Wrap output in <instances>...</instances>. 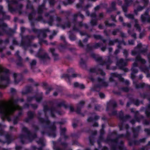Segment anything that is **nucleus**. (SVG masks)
I'll return each mask as SVG.
<instances>
[{
    "label": "nucleus",
    "instance_id": "obj_1",
    "mask_svg": "<svg viewBox=\"0 0 150 150\" xmlns=\"http://www.w3.org/2000/svg\"><path fill=\"white\" fill-rule=\"evenodd\" d=\"M19 109V107L17 105H12L9 106L5 105H0V113L3 117L6 118L15 110Z\"/></svg>",
    "mask_w": 150,
    "mask_h": 150
},
{
    "label": "nucleus",
    "instance_id": "obj_2",
    "mask_svg": "<svg viewBox=\"0 0 150 150\" xmlns=\"http://www.w3.org/2000/svg\"><path fill=\"white\" fill-rule=\"evenodd\" d=\"M148 17L147 15L146 14L142 15L141 16V19L143 21H144Z\"/></svg>",
    "mask_w": 150,
    "mask_h": 150
},
{
    "label": "nucleus",
    "instance_id": "obj_3",
    "mask_svg": "<svg viewBox=\"0 0 150 150\" xmlns=\"http://www.w3.org/2000/svg\"><path fill=\"white\" fill-rule=\"evenodd\" d=\"M137 60L140 61L143 63H144L145 62V60L141 58L140 57H138L137 58Z\"/></svg>",
    "mask_w": 150,
    "mask_h": 150
},
{
    "label": "nucleus",
    "instance_id": "obj_4",
    "mask_svg": "<svg viewBox=\"0 0 150 150\" xmlns=\"http://www.w3.org/2000/svg\"><path fill=\"white\" fill-rule=\"evenodd\" d=\"M126 16L128 18H133V16L132 15L130 14H128L127 15H126Z\"/></svg>",
    "mask_w": 150,
    "mask_h": 150
},
{
    "label": "nucleus",
    "instance_id": "obj_5",
    "mask_svg": "<svg viewBox=\"0 0 150 150\" xmlns=\"http://www.w3.org/2000/svg\"><path fill=\"white\" fill-rule=\"evenodd\" d=\"M79 88H81L82 89L84 88V86L83 84H79Z\"/></svg>",
    "mask_w": 150,
    "mask_h": 150
},
{
    "label": "nucleus",
    "instance_id": "obj_6",
    "mask_svg": "<svg viewBox=\"0 0 150 150\" xmlns=\"http://www.w3.org/2000/svg\"><path fill=\"white\" fill-rule=\"evenodd\" d=\"M99 96L101 98H103L105 96L104 94L102 93H100L99 94Z\"/></svg>",
    "mask_w": 150,
    "mask_h": 150
},
{
    "label": "nucleus",
    "instance_id": "obj_7",
    "mask_svg": "<svg viewBox=\"0 0 150 150\" xmlns=\"http://www.w3.org/2000/svg\"><path fill=\"white\" fill-rule=\"evenodd\" d=\"M79 83L77 82L75 83L74 84V86L75 87H79Z\"/></svg>",
    "mask_w": 150,
    "mask_h": 150
},
{
    "label": "nucleus",
    "instance_id": "obj_8",
    "mask_svg": "<svg viewBox=\"0 0 150 150\" xmlns=\"http://www.w3.org/2000/svg\"><path fill=\"white\" fill-rule=\"evenodd\" d=\"M36 62L35 60H33L32 61L31 63V65H34L35 64Z\"/></svg>",
    "mask_w": 150,
    "mask_h": 150
},
{
    "label": "nucleus",
    "instance_id": "obj_9",
    "mask_svg": "<svg viewBox=\"0 0 150 150\" xmlns=\"http://www.w3.org/2000/svg\"><path fill=\"white\" fill-rule=\"evenodd\" d=\"M50 51L51 52V53L52 54H53L54 51V49L53 48L50 49Z\"/></svg>",
    "mask_w": 150,
    "mask_h": 150
},
{
    "label": "nucleus",
    "instance_id": "obj_10",
    "mask_svg": "<svg viewBox=\"0 0 150 150\" xmlns=\"http://www.w3.org/2000/svg\"><path fill=\"white\" fill-rule=\"evenodd\" d=\"M68 1V0L66 1L68 3V4H70L72 2H70L71 1Z\"/></svg>",
    "mask_w": 150,
    "mask_h": 150
},
{
    "label": "nucleus",
    "instance_id": "obj_11",
    "mask_svg": "<svg viewBox=\"0 0 150 150\" xmlns=\"http://www.w3.org/2000/svg\"><path fill=\"white\" fill-rule=\"evenodd\" d=\"M99 8V6H97L95 8V10H97Z\"/></svg>",
    "mask_w": 150,
    "mask_h": 150
},
{
    "label": "nucleus",
    "instance_id": "obj_12",
    "mask_svg": "<svg viewBox=\"0 0 150 150\" xmlns=\"http://www.w3.org/2000/svg\"><path fill=\"white\" fill-rule=\"evenodd\" d=\"M3 70V68L2 67H0V72H1Z\"/></svg>",
    "mask_w": 150,
    "mask_h": 150
},
{
    "label": "nucleus",
    "instance_id": "obj_13",
    "mask_svg": "<svg viewBox=\"0 0 150 150\" xmlns=\"http://www.w3.org/2000/svg\"><path fill=\"white\" fill-rule=\"evenodd\" d=\"M76 75L75 74H73L72 75V77H76Z\"/></svg>",
    "mask_w": 150,
    "mask_h": 150
},
{
    "label": "nucleus",
    "instance_id": "obj_14",
    "mask_svg": "<svg viewBox=\"0 0 150 150\" xmlns=\"http://www.w3.org/2000/svg\"><path fill=\"white\" fill-rule=\"evenodd\" d=\"M141 45L142 44L141 43H140L138 45V46L139 47H141Z\"/></svg>",
    "mask_w": 150,
    "mask_h": 150
},
{
    "label": "nucleus",
    "instance_id": "obj_15",
    "mask_svg": "<svg viewBox=\"0 0 150 150\" xmlns=\"http://www.w3.org/2000/svg\"><path fill=\"white\" fill-rule=\"evenodd\" d=\"M119 19L120 21H122V17H119Z\"/></svg>",
    "mask_w": 150,
    "mask_h": 150
},
{
    "label": "nucleus",
    "instance_id": "obj_16",
    "mask_svg": "<svg viewBox=\"0 0 150 150\" xmlns=\"http://www.w3.org/2000/svg\"><path fill=\"white\" fill-rule=\"evenodd\" d=\"M54 94L55 96H56L57 94V93L56 92H55L54 93Z\"/></svg>",
    "mask_w": 150,
    "mask_h": 150
},
{
    "label": "nucleus",
    "instance_id": "obj_17",
    "mask_svg": "<svg viewBox=\"0 0 150 150\" xmlns=\"http://www.w3.org/2000/svg\"><path fill=\"white\" fill-rule=\"evenodd\" d=\"M146 70H147V69H145L143 70V71H144V72H146Z\"/></svg>",
    "mask_w": 150,
    "mask_h": 150
},
{
    "label": "nucleus",
    "instance_id": "obj_18",
    "mask_svg": "<svg viewBox=\"0 0 150 150\" xmlns=\"http://www.w3.org/2000/svg\"><path fill=\"white\" fill-rule=\"evenodd\" d=\"M88 121H89V122H90V121H91V120H90V118H88Z\"/></svg>",
    "mask_w": 150,
    "mask_h": 150
},
{
    "label": "nucleus",
    "instance_id": "obj_19",
    "mask_svg": "<svg viewBox=\"0 0 150 150\" xmlns=\"http://www.w3.org/2000/svg\"><path fill=\"white\" fill-rule=\"evenodd\" d=\"M61 38L62 39H64V37H61Z\"/></svg>",
    "mask_w": 150,
    "mask_h": 150
},
{
    "label": "nucleus",
    "instance_id": "obj_20",
    "mask_svg": "<svg viewBox=\"0 0 150 150\" xmlns=\"http://www.w3.org/2000/svg\"><path fill=\"white\" fill-rule=\"evenodd\" d=\"M129 43H130V44H133V42L132 43H130V42H129Z\"/></svg>",
    "mask_w": 150,
    "mask_h": 150
},
{
    "label": "nucleus",
    "instance_id": "obj_21",
    "mask_svg": "<svg viewBox=\"0 0 150 150\" xmlns=\"http://www.w3.org/2000/svg\"><path fill=\"white\" fill-rule=\"evenodd\" d=\"M37 101H39V100H38V99H37Z\"/></svg>",
    "mask_w": 150,
    "mask_h": 150
},
{
    "label": "nucleus",
    "instance_id": "obj_22",
    "mask_svg": "<svg viewBox=\"0 0 150 150\" xmlns=\"http://www.w3.org/2000/svg\"><path fill=\"white\" fill-rule=\"evenodd\" d=\"M3 79L5 80V79Z\"/></svg>",
    "mask_w": 150,
    "mask_h": 150
},
{
    "label": "nucleus",
    "instance_id": "obj_23",
    "mask_svg": "<svg viewBox=\"0 0 150 150\" xmlns=\"http://www.w3.org/2000/svg\"><path fill=\"white\" fill-rule=\"evenodd\" d=\"M1 126V124H0V127Z\"/></svg>",
    "mask_w": 150,
    "mask_h": 150
},
{
    "label": "nucleus",
    "instance_id": "obj_24",
    "mask_svg": "<svg viewBox=\"0 0 150 150\" xmlns=\"http://www.w3.org/2000/svg\"><path fill=\"white\" fill-rule=\"evenodd\" d=\"M123 10H124V11H125V10L124 9H123Z\"/></svg>",
    "mask_w": 150,
    "mask_h": 150
},
{
    "label": "nucleus",
    "instance_id": "obj_25",
    "mask_svg": "<svg viewBox=\"0 0 150 150\" xmlns=\"http://www.w3.org/2000/svg\"><path fill=\"white\" fill-rule=\"evenodd\" d=\"M102 74L103 75V74Z\"/></svg>",
    "mask_w": 150,
    "mask_h": 150
},
{
    "label": "nucleus",
    "instance_id": "obj_26",
    "mask_svg": "<svg viewBox=\"0 0 150 150\" xmlns=\"http://www.w3.org/2000/svg\"><path fill=\"white\" fill-rule=\"evenodd\" d=\"M149 39H150V36L149 37Z\"/></svg>",
    "mask_w": 150,
    "mask_h": 150
}]
</instances>
